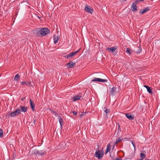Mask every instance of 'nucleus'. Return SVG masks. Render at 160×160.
Returning <instances> with one entry per match:
<instances>
[{"instance_id": "nucleus-1", "label": "nucleus", "mask_w": 160, "mask_h": 160, "mask_svg": "<svg viewBox=\"0 0 160 160\" xmlns=\"http://www.w3.org/2000/svg\"><path fill=\"white\" fill-rule=\"evenodd\" d=\"M33 33L37 37H43L48 34L50 30L47 28H43L41 29L36 28L33 31Z\"/></svg>"}, {"instance_id": "nucleus-2", "label": "nucleus", "mask_w": 160, "mask_h": 160, "mask_svg": "<svg viewBox=\"0 0 160 160\" xmlns=\"http://www.w3.org/2000/svg\"><path fill=\"white\" fill-rule=\"evenodd\" d=\"M103 151L102 152L97 149L95 153V157L98 159H100L103 157Z\"/></svg>"}, {"instance_id": "nucleus-3", "label": "nucleus", "mask_w": 160, "mask_h": 160, "mask_svg": "<svg viewBox=\"0 0 160 160\" xmlns=\"http://www.w3.org/2000/svg\"><path fill=\"white\" fill-rule=\"evenodd\" d=\"M21 112L20 109L19 108H17L15 111L11 112L10 116L11 117H15L16 116L20 114L21 113Z\"/></svg>"}, {"instance_id": "nucleus-4", "label": "nucleus", "mask_w": 160, "mask_h": 160, "mask_svg": "<svg viewBox=\"0 0 160 160\" xmlns=\"http://www.w3.org/2000/svg\"><path fill=\"white\" fill-rule=\"evenodd\" d=\"M88 13L92 14L93 12V9L91 8L90 6L87 5L85 6V7L84 9Z\"/></svg>"}, {"instance_id": "nucleus-5", "label": "nucleus", "mask_w": 160, "mask_h": 160, "mask_svg": "<svg viewBox=\"0 0 160 160\" xmlns=\"http://www.w3.org/2000/svg\"><path fill=\"white\" fill-rule=\"evenodd\" d=\"M92 81H98L101 82H107V80L105 79H102L100 78H95L92 80Z\"/></svg>"}, {"instance_id": "nucleus-6", "label": "nucleus", "mask_w": 160, "mask_h": 160, "mask_svg": "<svg viewBox=\"0 0 160 160\" xmlns=\"http://www.w3.org/2000/svg\"><path fill=\"white\" fill-rule=\"evenodd\" d=\"M133 51L136 53L139 54L142 52V48L140 46L136 47L134 49Z\"/></svg>"}, {"instance_id": "nucleus-7", "label": "nucleus", "mask_w": 160, "mask_h": 160, "mask_svg": "<svg viewBox=\"0 0 160 160\" xmlns=\"http://www.w3.org/2000/svg\"><path fill=\"white\" fill-rule=\"evenodd\" d=\"M76 64L75 62H73L72 61L70 62H69L67 64L68 68H72L74 67Z\"/></svg>"}, {"instance_id": "nucleus-8", "label": "nucleus", "mask_w": 160, "mask_h": 160, "mask_svg": "<svg viewBox=\"0 0 160 160\" xmlns=\"http://www.w3.org/2000/svg\"><path fill=\"white\" fill-rule=\"evenodd\" d=\"M126 117L129 120H132L134 119V117L130 113H126L125 114Z\"/></svg>"}, {"instance_id": "nucleus-9", "label": "nucleus", "mask_w": 160, "mask_h": 160, "mask_svg": "<svg viewBox=\"0 0 160 160\" xmlns=\"http://www.w3.org/2000/svg\"><path fill=\"white\" fill-rule=\"evenodd\" d=\"M137 6L136 5L135 3L133 2L132 4L131 8L133 12H136L137 11Z\"/></svg>"}, {"instance_id": "nucleus-10", "label": "nucleus", "mask_w": 160, "mask_h": 160, "mask_svg": "<svg viewBox=\"0 0 160 160\" xmlns=\"http://www.w3.org/2000/svg\"><path fill=\"white\" fill-rule=\"evenodd\" d=\"M116 88L115 87H113L110 91V94L112 95H113L116 92Z\"/></svg>"}, {"instance_id": "nucleus-11", "label": "nucleus", "mask_w": 160, "mask_h": 160, "mask_svg": "<svg viewBox=\"0 0 160 160\" xmlns=\"http://www.w3.org/2000/svg\"><path fill=\"white\" fill-rule=\"evenodd\" d=\"M81 97V96L80 95H76L74 96L72 98L73 99V101L74 102L77 100H80Z\"/></svg>"}, {"instance_id": "nucleus-12", "label": "nucleus", "mask_w": 160, "mask_h": 160, "mask_svg": "<svg viewBox=\"0 0 160 160\" xmlns=\"http://www.w3.org/2000/svg\"><path fill=\"white\" fill-rule=\"evenodd\" d=\"M118 48L117 46H115L114 47H112L111 48H106V50L107 51L109 50V51H111L112 52H114L116 49Z\"/></svg>"}, {"instance_id": "nucleus-13", "label": "nucleus", "mask_w": 160, "mask_h": 160, "mask_svg": "<svg viewBox=\"0 0 160 160\" xmlns=\"http://www.w3.org/2000/svg\"><path fill=\"white\" fill-rule=\"evenodd\" d=\"M35 152L38 156H42L44 154V152L41 150H37Z\"/></svg>"}, {"instance_id": "nucleus-14", "label": "nucleus", "mask_w": 160, "mask_h": 160, "mask_svg": "<svg viewBox=\"0 0 160 160\" xmlns=\"http://www.w3.org/2000/svg\"><path fill=\"white\" fill-rule=\"evenodd\" d=\"M149 10L150 8L149 7H147L144 8L143 9L140 10V13L143 14Z\"/></svg>"}, {"instance_id": "nucleus-15", "label": "nucleus", "mask_w": 160, "mask_h": 160, "mask_svg": "<svg viewBox=\"0 0 160 160\" xmlns=\"http://www.w3.org/2000/svg\"><path fill=\"white\" fill-rule=\"evenodd\" d=\"M59 39V37L58 36L54 35L53 36V40H54V44H56L58 42Z\"/></svg>"}, {"instance_id": "nucleus-16", "label": "nucleus", "mask_w": 160, "mask_h": 160, "mask_svg": "<svg viewBox=\"0 0 160 160\" xmlns=\"http://www.w3.org/2000/svg\"><path fill=\"white\" fill-rule=\"evenodd\" d=\"M30 104L32 110L34 111L35 110V104L31 99H30Z\"/></svg>"}, {"instance_id": "nucleus-17", "label": "nucleus", "mask_w": 160, "mask_h": 160, "mask_svg": "<svg viewBox=\"0 0 160 160\" xmlns=\"http://www.w3.org/2000/svg\"><path fill=\"white\" fill-rule=\"evenodd\" d=\"M20 108H21V112H26L27 111V107H25L24 106H21L20 107Z\"/></svg>"}, {"instance_id": "nucleus-18", "label": "nucleus", "mask_w": 160, "mask_h": 160, "mask_svg": "<svg viewBox=\"0 0 160 160\" xmlns=\"http://www.w3.org/2000/svg\"><path fill=\"white\" fill-rule=\"evenodd\" d=\"M111 148V147L110 144H108L107 145L106 150L105 152V154H106L108 152L110 151Z\"/></svg>"}, {"instance_id": "nucleus-19", "label": "nucleus", "mask_w": 160, "mask_h": 160, "mask_svg": "<svg viewBox=\"0 0 160 160\" xmlns=\"http://www.w3.org/2000/svg\"><path fill=\"white\" fill-rule=\"evenodd\" d=\"M144 87L147 88L148 92L150 94H152V89L146 85H144Z\"/></svg>"}, {"instance_id": "nucleus-20", "label": "nucleus", "mask_w": 160, "mask_h": 160, "mask_svg": "<svg viewBox=\"0 0 160 160\" xmlns=\"http://www.w3.org/2000/svg\"><path fill=\"white\" fill-rule=\"evenodd\" d=\"M79 50H77L76 52H72L71 53H70L69 54H70L71 58H72L73 56H75L76 54L78 52Z\"/></svg>"}, {"instance_id": "nucleus-21", "label": "nucleus", "mask_w": 160, "mask_h": 160, "mask_svg": "<svg viewBox=\"0 0 160 160\" xmlns=\"http://www.w3.org/2000/svg\"><path fill=\"white\" fill-rule=\"evenodd\" d=\"M20 79V76L18 74H17L16 75L14 78V80L16 81L17 82H18L19 79Z\"/></svg>"}, {"instance_id": "nucleus-22", "label": "nucleus", "mask_w": 160, "mask_h": 160, "mask_svg": "<svg viewBox=\"0 0 160 160\" xmlns=\"http://www.w3.org/2000/svg\"><path fill=\"white\" fill-rule=\"evenodd\" d=\"M126 52L127 53H128L129 54H130L132 53L133 51L132 50H131V49L130 48H127L126 49Z\"/></svg>"}, {"instance_id": "nucleus-23", "label": "nucleus", "mask_w": 160, "mask_h": 160, "mask_svg": "<svg viewBox=\"0 0 160 160\" xmlns=\"http://www.w3.org/2000/svg\"><path fill=\"white\" fill-rule=\"evenodd\" d=\"M21 84L22 85H26L27 86H28V85L30 84V83L28 82H21Z\"/></svg>"}, {"instance_id": "nucleus-24", "label": "nucleus", "mask_w": 160, "mask_h": 160, "mask_svg": "<svg viewBox=\"0 0 160 160\" xmlns=\"http://www.w3.org/2000/svg\"><path fill=\"white\" fill-rule=\"evenodd\" d=\"M122 139V138H118L116 139L115 143L117 144L121 141Z\"/></svg>"}, {"instance_id": "nucleus-25", "label": "nucleus", "mask_w": 160, "mask_h": 160, "mask_svg": "<svg viewBox=\"0 0 160 160\" xmlns=\"http://www.w3.org/2000/svg\"><path fill=\"white\" fill-rule=\"evenodd\" d=\"M59 122L60 124V126L61 127H62V123L63 122V120L62 119V118L60 117H59Z\"/></svg>"}, {"instance_id": "nucleus-26", "label": "nucleus", "mask_w": 160, "mask_h": 160, "mask_svg": "<svg viewBox=\"0 0 160 160\" xmlns=\"http://www.w3.org/2000/svg\"><path fill=\"white\" fill-rule=\"evenodd\" d=\"M145 155L144 153H141L140 157L141 158V159H142L143 160V159L145 158Z\"/></svg>"}, {"instance_id": "nucleus-27", "label": "nucleus", "mask_w": 160, "mask_h": 160, "mask_svg": "<svg viewBox=\"0 0 160 160\" xmlns=\"http://www.w3.org/2000/svg\"><path fill=\"white\" fill-rule=\"evenodd\" d=\"M3 132L2 130L0 129V137L1 138H2L3 137Z\"/></svg>"}, {"instance_id": "nucleus-28", "label": "nucleus", "mask_w": 160, "mask_h": 160, "mask_svg": "<svg viewBox=\"0 0 160 160\" xmlns=\"http://www.w3.org/2000/svg\"><path fill=\"white\" fill-rule=\"evenodd\" d=\"M64 57H65V58H66L67 59L71 58L69 53V54H67L65 56H64Z\"/></svg>"}, {"instance_id": "nucleus-29", "label": "nucleus", "mask_w": 160, "mask_h": 160, "mask_svg": "<svg viewBox=\"0 0 160 160\" xmlns=\"http://www.w3.org/2000/svg\"><path fill=\"white\" fill-rule=\"evenodd\" d=\"M104 112L105 113H109L110 112V111L109 109H107L104 111Z\"/></svg>"}, {"instance_id": "nucleus-30", "label": "nucleus", "mask_w": 160, "mask_h": 160, "mask_svg": "<svg viewBox=\"0 0 160 160\" xmlns=\"http://www.w3.org/2000/svg\"><path fill=\"white\" fill-rule=\"evenodd\" d=\"M131 142H132V143L133 146V147L134 148V149H135V143H134L132 141H131Z\"/></svg>"}, {"instance_id": "nucleus-31", "label": "nucleus", "mask_w": 160, "mask_h": 160, "mask_svg": "<svg viewBox=\"0 0 160 160\" xmlns=\"http://www.w3.org/2000/svg\"><path fill=\"white\" fill-rule=\"evenodd\" d=\"M72 111V112L73 113L74 115H77V112L76 111H75L74 110H73V111Z\"/></svg>"}, {"instance_id": "nucleus-32", "label": "nucleus", "mask_w": 160, "mask_h": 160, "mask_svg": "<svg viewBox=\"0 0 160 160\" xmlns=\"http://www.w3.org/2000/svg\"><path fill=\"white\" fill-rule=\"evenodd\" d=\"M140 1L139 0H136L135 1V2L136 3H138Z\"/></svg>"}, {"instance_id": "nucleus-33", "label": "nucleus", "mask_w": 160, "mask_h": 160, "mask_svg": "<svg viewBox=\"0 0 160 160\" xmlns=\"http://www.w3.org/2000/svg\"><path fill=\"white\" fill-rule=\"evenodd\" d=\"M115 160H122V159L121 158H116L115 159Z\"/></svg>"}, {"instance_id": "nucleus-34", "label": "nucleus", "mask_w": 160, "mask_h": 160, "mask_svg": "<svg viewBox=\"0 0 160 160\" xmlns=\"http://www.w3.org/2000/svg\"><path fill=\"white\" fill-rule=\"evenodd\" d=\"M140 1H144V0H139Z\"/></svg>"}, {"instance_id": "nucleus-35", "label": "nucleus", "mask_w": 160, "mask_h": 160, "mask_svg": "<svg viewBox=\"0 0 160 160\" xmlns=\"http://www.w3.org/2000/svg\"><path fill=\"white\" fill-rule=\"evenodd\" d=\"M21 100H23V99L22 98L21 99Z\"/></svg>"}, {"instance_id": "nucleus-36", "label": "nucleus", "mask_w": 160, "mask_h": 160, "mask_svg": "<svg viewBox=\"0 0 160 160\" xmlns=\"http://www.w3.org/2000/svg\"><path fill=\"white\" fill-rule=\"evenodd\" d=\"M120 128V126L118 125V128Z\"/></svg>"}]
</instances>
